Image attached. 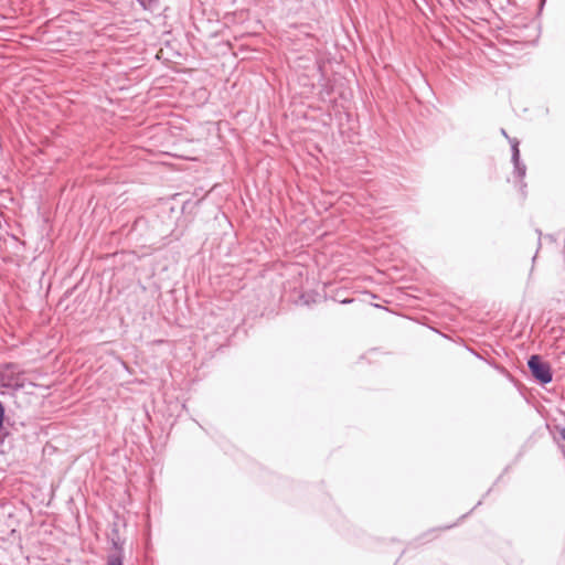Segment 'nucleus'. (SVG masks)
<instances>
[{"label": "nucleus", "mask_w": 565, "mask_h": 565, "mask_svg": "<svg viewBox=\"0 0 565 565\" xmlns=\"http://www.w3.org/2000/svg\"><path fill=\"white\" fill-rule=\"evenodd\" d=\"M106 565H122V556L119 553L109 555Z\"/></svg>", "instance_id": "obj_4"}, {"label": "nucleus", "mask_w": 565, "mask_h": 565, "mask_svg": "<svg viewBox=\"0 0 565 565\" xmlns=\"http://www.w3.org/2000/svg\"><path fill=\"white\" fill-rule=\"evenodd\" d=\"M559 436H561V438H562L563 440H565V428H562V429L559 430Z\"/></svg>", "instance_id": "obj_6"}, {"label": "nucleus", "mask_w": 565, "mask_h": 565, "mask_svg": "<svg viewBox=\"0 0 565 565\" xmlns=\"http://www.w3.org/2000/svg\"><path fill=\"white\" fill-rule=\"evenodd\" d=\"M512 147V161L518 162L520 160L519 141L516 139H510Z\"/></svg>", "instance_id": "obj_3"}, {"label": "nucleus", "mask_w": 565, "mask_h": 565, "mask_svg": "<svg viewBox=\"0 0 565 565\" xmlns=\"http://www.w3.org/2000/svg\"><path fill=\"white\" fill-rule=\"evenodd\" d=\"M514 163V170L518 173L520 178H523L525 175L526 167L518 160V162Z\"/></svg>", "instance_id": "obj_5"}, {"label": "nucleus", "mask_w": 565, "mask_h": 565, "mask_svg": "<svg viewBox=\"0 0 565 565\" xmlns=\"http://www.w3.org/2000/svg\"><path fill=\"white\" fill-rule=\"evenodd\" d=\"M501 134H502L505 138H508L509 140L511 139V138H509V136H508V134H507V131H505L504 129H501Z\"/></svg>", "instance_id": "obj_7"}, {"label": "nucleus", "mask_w": 565, "mask_h": 565, "mask_svg": "<svg viewBox=\"0 0 565 565\" xmlns=\"http://www.w3.org/2000/svg\"><path fill=\"white\" fill-rule=\"evenodd\" d=\"M532 375L542 384L552 382L553 375L551 365L543 361L540 355H532L527 361Z\"/></svg>", "instance_id": "obj_2"}, {"label": "nucleus", "mask_w": 565, "mask_h": 565, "mask_svg": "<svg viewBox=\"0 0 565 565\" xmlns=\"http://www.w3.org/2000/svg\"><path fill=\"white\" fill-rule=\"evenodd\" d=\"M0 385L7 388L19 390L24 387V372L13 363L0 366Z\"/></svg>", "instance_id": "obj_1"}]
</instances>
